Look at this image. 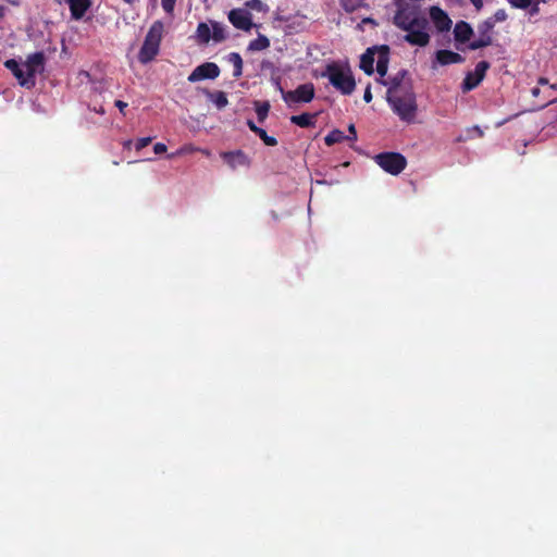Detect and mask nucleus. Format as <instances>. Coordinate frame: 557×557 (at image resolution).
I'll return each instance as SVG.
<instances>
[{
	"label": "nucleus",
	"instance_id": "1",
	"mask_svg": "<svg viewBox=\"0 0 557 557\" xmlns=\"http://www.w3.org/2000/svg\"><path fill=\"white\" fill-rule=\"evenodd\" d=\"M379 74L377 82L387 86V101L393 111L404 122L411 123L414 121L418 106L416 95L412 90L410 81L406 77L407 72H376Z\"/></svg>",
	"mask_w": 557,
	"mask_h": 557
},
{
	"label": "nucleus",
	"instance_id": "2",
	"mask_svg": "<svg viewBox=\"0 0 557 557\" xmlns=\"http://www.w3.org/2000/svg\"><path fill=\"white\" fill-rule=\"evenodd\" d=\"M277 89L280 90L284 102L289 109H295L301 103H309L313 100L315 88L312 83H305L297 86L294 90H284L278 78H273Z\"/></svg>",
	"mask_w": 557,
	"mask_h": 557
},
{
	"label": "nucleus",
	"instance_id": "3",
	"mask_svg": "<svg viewBox=\"0 0 557 557\" xmlns=\"http://www.w3.org/2000/svg\"><path fill=\"white\" fill-rule=\"evenodd\" d=\"M388 63V46H373L368 48L366 52L361 55L359 70H387Z\"/></svg>",
	"mask_w": 557,
	"mask_h": 557
},
{
	"label": "nucleus",
	"instance_id": "4",
	"mask_svg": "<svg viewBox=\"0 0 557 557\" xmlns=\"http://www.w3.org/2000/svg\"><path fill=\"white\" fill-rule=\"evenodd\" d=\"M425 17L416 5H400L394 15V24L403 29H411L425 23Z\"/></svg>",
	"mask_w": 557,
	"mask_h": 557
},
{
	"label": "nucleus",
	"instance_id": "5",
	"mask_svg": "<svg viewBox=\"0 0 557 557\" xmlns=\"http://www.w3.org/2000/svg\"><path fill=\"white\" fill-rule=\"evenodd\" d=\"M374 161L392 175H398L407 166L406 158L399 152H381L374 157Z\"/></svg>",
	"mask_w": 557,
	"mask_h": 557
},
{
	"label": "nucleus",
	"instance_id": "6",
	"mask_svg": "<svg viewBox=\"0 0 557 557\" xmlns=\"http://www.w3.org/2000/svg\"><path fill=\"white\" fill-rule=\"evenodd\" d=\"M322 76H327L330 83L343 95H350L356 87V81L352 72H321Z\"/></svg>",
	"mask_w": 557,
	"mask_h": 557
},
{
	"label": "nucleus",
	"instance_id": "7",
	"mask_svg": "<svg viewBox=\"0 0 557 557\" xmlns=\"http://www.w3.org/2000/svg\"><path fill=\"white\" fill-rule=\"evenodd\" d=\"M539 86H535L531 89V94L533 97L537 98L540 95L543 96L542 102L539 104V108H545L549 103L557 102V97L554 94L557 91V83L550 84L546 78H539Z\"/></svg>",
	"mask_w": 557,
	"mask_h": 557
},
{
	"label": "nucleus",
	"instance_id": "8",
	"mask_svg": "<svg viewBox=\"0 0 557 557\" xmlns=\"http://www.w3.org/2000/svg\"><path fill=\"white\" fill-rule=\"evenodd\" d=\"M492 21H483L478 25V36L469 42V48L471 50H478L484 47H487L492 44V32H493Z\"/></svg>",
	"mask_w": 557,
	"mask_h": 557
},
{
	"label": "nucleus",
	"instance_id": "9",
	"mask_svg": "<svg viewBox=\"0 0 557 557\" xmlns=\"http://www.w3.org/2000/svg\"><path fill=\"white\" fill-rule=\"evenodd\" d=\"M428 20L422 25L419 24L417 27H412L411 29H406L407 34L404 36V39L412 46L424 47L430 41V35L428 33Z\"/></svg>",
	"mask_w": 557,
	"mask_h": 557
},
{
	"label": "nucleus",
	"instance_id": "10",
	"mask_svg": "<svg viewBox=\"0 0 557 557\" xmlns=\"http://www.w3.org/2000/svg\"><path fill=\"white\" fill-rule=\"evenodd\" d=\"M228 21L240 30H249L252 27V18L246 9H233L228 12Z\"/></svg>",
	"mask_w": 557,
	"mask_h": 557
},
{
	"label": "nucleus",
	"instance_id": "11",
	"mask_svg": "<svg viewBox=\"0 0 557 557\" xmlns=\"http://www.w3.org/2000/svg\"><path fill=\"white\" fill-rule=\"evenodd\" d=\"M430 17L438 33L448 32L451 28V20L448 14L438 7H431Z\"/></svg>",
	"mask_w": 557,
	"mask_h": 557
},
{
	"label": "nucleus",
	"instance_id": "12",
	"mask_svg": "<svg viewBox=\"0 0 557 557\" xmlns=\"http://www.w3.org/2000/svg\"><path fill=\"white\" fill-rule=\"evenodd\" d=\"M102 74L103 72H78V77L82 83H89L92 90L102 92L108 85Z\"/></svg>",
	"mask_w": 557,
	"mask_h": 557
},
{
	"label": "nucleus",
	"instance_id": "13",
	"mask_svg": "<svg viewBox=\"0 0 557 557\" xmlns=\"http://www.w3.org/2000/svg\"><path fill=\"white\" fill-rule=\"evenodd\" d=\"M221 158L233 170L239 166H248L250 164L249 158L243 150L222 152Z\"/></svg>",
	"mask_w": 557,
	"mask_h": 557
},
{
	"label": "nucleus",
	"instance_id": "14",
	"mask_svg": "<svg viewBox=\"0 0 557 557\" xmlns=\"http://www.w3.org/2000/svg\"><path fill=\"white\" fill-rule=\"evenodd\" d=\"M70 8L71 17L79 21L91 7V0H65Z\"/></svg>",
	"mask_w": 557,
	"mask_h": 557
},
{
	"label": "nucleus",
	"instance_id": "15",
	"mask_svg": "<svg viewBox=\"0 0 557 557\" xmlns=\"http://www.w3.org/2000/svg\"><path fill=\"white\" fill-rule=\"evenodd\" d=\"M199 92L206 96V98L212 102L218 110H222L227 107L228 100L224 91H212L208 88H197Z\"/></svg>",
	"mask_w": 557,
	"mask_h": 557
},
{
	"label": "nucleus",
	"instance_id": "16",
	"mask_svg": "<svg viewBox=\"0 0 557 557\" xmlns=\"http://www.w3.org/2000/svg\"><path fill=\"white\" fill-rule=\"evenodd\" d=\"M473 36V29L468 22L459 21L454 27V37L457 42L466 44L471 42L470 39Z\"/></svg>",
	"mask_w": 557,
	"mask_h": 557
},
{
	"label": "nucleus",
	"instance_id": "17",
	"mask_svg": "<svg viewBox=\"0 0 557 557\" xmlns=\"http://www.w3.org/2000/svg\"><path fill=\"white\" fill-rule=\"evenodd\" d=\"M163 23L161 21H156L150 26L146 37L145 42L149 44L150 46H153L154 48H160V42L163 34Z\"/></svg>",
	"mask_w": 557,
	"mask_h": 557
},
{
	"label": "nucleus",
	"instance_id": "18",
	"mask_svg": "<svg viewBox=\"0 0 557 557\" xmlns=\"http://www.w3.org/2000/svg\"><path fill=\"white\" fill-rule=\"evenodd\" d=\"M462 61V57L450 50H438L436 52V64L445 66L456 64Z\"/></svg>",
	"mask_w": 557,
	"mask_h": 557
},
{
	"label": "nucleus",
	"instance_id": "19",
	"mask_svg": "<svg viewBox=\"0 0 557 557\" xmlns=\"http://www.w3.org/2000/svg\"><path fill=\"white\" fill-rule=\"evenodd\" d=\"M486 72H467L461 89L463 92H468L474 89L485 77Z\"/></svg>",
	"mask_w": 557,
	"mask_h": 557
},
{
	"label": "nucleus",
	"instance_id": "20",
	"mask_svg": "<svg viewBox=\"0 0 557 557\" xmlns=\"http://www.w3.org/2000/svg\"><path fill=\"white\" fill-rule=\"evenodd\" d=\"M318 113L305 112L299 115H292L290 122L301 128L314 127L317 123Z\"/></svg>",
	"mask_w": 557,
	"mask_h": 557
},
{
	"label": "nucleus",
	"instance_id": "21",
	"mask_svg": "<svg viewBox=\"0 0 557 557\" xmlns=\"http://www.w3.org/2000/svg\"><path fill=\"white\" fill-rule=\"evenodd\" d=\"M18 83L24 88L30 89L36 84L37 72H12Z\"/></svg>",
	"mask_w": 557,
	"mask_h": 557
},
{
	"label": "nucleus",
	"instance_id": "22",
	"mask_svg": "<svg viewBox=\"0 0 557 557\" xmlns=\"http://www.w3.org/2000/svg\"><path fill=\"white\" fill-rule=\"evenodd\" d=\"M211 25V40L214 42H222L227 37L226 26L216 21H210Z\"/></svg>",
	"mask_w": 557,
	"mask_h": 557
},
{
	"label": "nucleus",
	"instance_id": "23",
	"mask_svg": "<svg viewBox=\"0 0 557 557\" xmlns=\"http://www.w3.org/2000/svg\"><path fill=\"white\" fill-rule=\"evenodd\" d=\"M158 52L159 49L144 41L138 53V59L143 64H147L158 54Z\"/></svg>",
	"mask_w": 557,
	"mask_h": 557
},
{
	"label": "nucleus",
	"instance_id": "24",
	"mask_svg": "<svg viewBox=\"0 0 557 557\" xmlns=\"http://www.w3.org/2000/svg\"><path fill=\"white\" fill-rule=\"evenodd\" d=\"M196 38L200 44H208L211 40V25L210 23L201 22L196 29Z\"/></svg>",
	"mask_w": 557,
	"mask_h": 557
},
{
	"label": "nucleus",
	"instance_id": "25",
	"mask_svg": "<svg viewBox=\"0 0 557 557\" xmlns=\"http://www.w3.org/2000/svg\"><path fill=\"white\" fill-rule=\"evenodd\" d=\"M270 103L268 101H256L255 102V111L257 114V119L260 123H263L268 117L270 111Z\"/></svg>",
	"mask_w": 557,
	"mask_h": 557
},
{
	"label": "nucleus",
	"instance_id": "26",
	"mask_svg": "<svg viewBox=\"0 0 557 557\" xmlns=\"http://www.w3.org/2000/svg\"><path fill=\"white\" fill-rule=\"evenodd\" d=\"M269 46H270L269 39L263 35H259L256 39H253L249 42L248 50L261 51V50L267 49Z\"/></svg>",
	"mask_w": 557,
	"mask_h": 557
},
{
	"label": "nucleus",
	"instance_id": "27",
	"mask_svg": "<svg viewBox=\"0 0 557 557\" xmlns=\"http://www.w3.org/2000/svg\"><path fill=\"white\" fill-rule=\"evenodd\" d=\"M344 140H347L346 135L344 134V132L339 129L331 131L324 138V143L326 146H332Z\"/></svg>",
	"mask_w": 557,
	"mask_h": 557
},
{
	"label": "nucleus",
	"instance_id": "28",
	"mask_svg": "<svg viewBox=\"0 0 557 557\" xmlns=\"http://www.w3.org/2000/svg\"><path fill=\"white\" fill-rule=\"evenodd\" d=\"M220 72H190V75L187 77L188 82L195 83L202 79H215L219 76Z\"/></svg>",
	"mask_w": 557,
	"mask_h": 557
},
{
	"label": "nucleus",
	"instance_id": "29",
	"mask_svg": "<svg viewBox=\"0 0 557 557\" xmlns=\"http://www.w3.org/2000/svg\"><path fill=\"white\" fill-rule=\"evenodd\" d=\"M228 64H231L234 70H242L243 67V59L237 52H230L224 57Z\"/></svg>",
	"mask_w": 557,
	"mask_h": 557
},
{
	"label": "nucleus",
	"instance_id": "30",
	"mask_svg": "<svg viewBox=\"0 0 557 557\" xmlns=\"http://www.w3.org/2000/svg\"><path fill=\"white\" fill-rule=\"evenodd\" d=\"M246 8L257 11V12H268L269 7L263 3L261 0H249L245 3Z\"/></svg>",
	"mask_w": 557,
	"mask_h": 557
},
{
	"label": "nucleus",
	"instance_id": "31",
	"mask_svg": "<svg viewBox=\"0 0 557 557\" xmlns=\"http://www.w3.org/2000/svg\"><path fill=\"white\" fill-rule=\"evenodd\" d=\"M256 135L263 141L265 146L274 147L277 145L276 138L268 135L263 128L259 129Z\"/></svg>",
	"mask_w": 557,
	"mask_h": 557
},
{
	"label": "nucleus",
	"instance_id": "32",
	"mask_svg": "<svg viewBox=\"0 0 557 557\" xmlns=\"http://www.w3.org/2000/svg\"><path fill=\"white\" fill-rule=\"evenodd\" d=\"M507 18V13L504 9L497 10L493 16L486 18V21H492L493 27L497 22H504Z\"/></svg>",
	"mask_w": 557,
	"mask_h": 557
},
{
	"label": "nucleus",
	"instance_id": "33",
	"mask_svg": "<svg viewBox=\"0 0 557 557\" xmlns=\"http://www.w3.org/2000/svg\"><path fill=\"white\" fill-rule=\"evenodd\" d=\"M507 1L510 3V5L512 8L522 9V10L528 9L533 2V0H507Z\"/></svg>",
	"mask_w": 557,
	"mask_h": 557
},
{
	"label": "nucleus",
	"instance_id": "34",
	"mask_svg": "<svg viewBox=\"0 0 557 557\" xmlns=\"http://www.w3.org/2000/svg\"><path fill=\"white\" fill-rule=\"evenodd\" d=\"M467 134L469 139L481 138L484 135L483 131L478 125L468 128Z\"/></svg>",
	"mask_w": 557,
	"mask_h": 557
},
{
	"label": "nucleus",
	"instance_id": "35",
	"mask_svg": "<svg viewBox=\"0 0 557 557\" xmlns=\"http://www.w3.org/2000/svg\"><path fill=\"white\" fill-rule=\"evenodd\" d=\"M176 0H161L162 9L168 13L172 14L174 11Z\"/></svg>",
	"mask_w": 557,
	"mask_h": 557
},
{
	"label": "nucleus",
	"instance_id": "36",
	"mask_svg": "<svg viewBox=\"0 0 557 557\" xmlns=\"http://www.w3.org/2000/svg\"><path fill=\"white\" fill-rule=\"evenodd\" d=\"M152 138L151 137H143V138H139L136 144H135V148L137 151L144 149L145 147H147L150 143H151Z\"/></svg>",
	"mask_w": 557,
	"mask_h": 557
},
{
	"label": "nucleus",
	"instance_id": "37",
	"mask_svg": "<svg viewBox=\"0 0 557 557\" xmlns=\"http://www.w3.org/2000/svg\"><path fill=\"white\" fill-rule=\"evenodd\" d=\"M29 61L35 65H42L44 54L41 52H36L29 57Z\"/></svg>",
	"mask_w": 557,
	"mask_h": 557
},
{
	"label": "nucleus",
	"instance_id": "38",
	"mask_svg": "<svg viewBox=\"0 0 557 557\" xmlns=\"http://www.w3.org/2000/svg\"><path fill=\"white\" fill-rule=\"evenodd\" d=\"M349 135H346L347 140L349 141H356L357 140V132L354 124H350L348 126Z\"/></svg>",
	"mask_w": 557,
	"mask_h": 557
},
{
	"label": "nucleus",
	"instance_id": "39",
	"mask_svg": "<svg viewBox=\"0 0 557 557\" xmlns=\"http://www.w3.org/2000/svg\"><path fill=\"white\" fill-rule=\"evenodd\" d=\"M195 70H219V66L215 63L207 62L198 65Z\"/></svg>",
	"mask_w": 557,
	"mask_h": 557
},
{
	"label": "nucleus",
	"instance_id": "40",
	"mask_svg": "<svg viewBox=\"0 0 557 557\" xmlns=\"http://www.w3.org/2000/svg\"><path fill=\"white\" fill-rule=\"evenodd\" d=\"M4 66L8 69V70H20L18 69V63L15 59H9L4 62Z\"/></svg>",
	"mask_w": 557,
	"mask_h": 557
},
{
	"label": "nucleus",
	"instance_id": "41",
	"mask_svg": "<svg viewBox=\"0 0 557 557\" xmlns=\"http://www.w3.org/2000/svg\"><path fill=\"white\" fill-rule=\"evenodd\" d=\"M529 9V14L530 16H535L539 14L540 12V8H539V1L533 3L528 8Z\"/></svg>",
	"mask_w": 557,
	"mask_h": 557
},
{
	"label": "nucleus",
	"instance_id": "42",
	"mask_svg": "<svg viewBox=\"0 0 557 557\" xmlns=\"http://www.w3.org/2000/svg\"><path fill=\"white\" fill-rule=\"evenodd\" d=\"M153 151L156 154H161L163 152L166 151V146L162 143H157L154 146H153Z\"/></svg>",
	"mask_w": 557,
	"mask_h": 557
},
{
	"label": "nucleus",
	"instance_id": "43",
	"mask_svg": "<svg viewBox=\"0 0 557 557\" xmlns=\"http://www.w3.org/2000/svg\"><path fill=\"white\" fill-rule=\"evenodd\" d=\"M115 107L120 110V112L125 115V108L127 107V103L122 100H115L114 102Z\"/></svg>",
	"mask_w": 557,
	"mask_h": 557
},
{
	"label": "nucleus",
	"instance_id": "44",
	"mask_svg": "<svg viewBox=\"0 0 557 557\" xmlns=\"http://www.w3.org/2000/svg\"><path fill=\"white\" fill-rule=\"evenodd\" d=\"M247 126H248V127H249V129H250L252 133H255V134H257V133H258V131H259V129H261V127L257 126V125L253 123V121H251V120H248V121H247Z\"/></svg>",
	"mask_w": 557,
	"mask_h": 557
},
{
	"label": "nucleus",
	"instance_id": "45",
	"mask_svg": "<svg viewBox=\"0 0 557 557\" xmlns=\"http://www.w3.org/2000/svg\"><path fill=\"white\" fill-rule=\"evenodd\" d=\"M363 100L366 102H370L372 100V94H371V89H370V86H368L364 90V94H363Z\"/></svg>",
	"mask_w": 557,
	"mask_h": 557
},
{
	"label": "nucleus",
	"instance_id": "46",
	"mask_svg": "<svg viewBox=\"0 0 557 557\" xmlns=\"http://www.w3.org/2000/svg\"><path fill=\"white\" fill-rule=\"evenodd\" d=\"M186 151H201L205 156L209 157L210 156V151L208 149H199V148H194V147H189V148H185Z\"/></svg>",
	"mask_w": 557,
	"mask_h": 557
},
{
	"label": "nucleus",
	"instance_id": "47",
	"mask_svg": "<svg viewBox=\"0 0 557 557\" xmlns=\"http://www.w3.org/2000/svg\"><path fill=\"white\" fill-rule=\"evenodd\" d=\"M490 66L488 62L486 61H480L476 65H475V69L474 70H487Z\"/></svg>",
	"mask_w": 557,
	"mask_h": 557
},
{
	"label": "nucleus",
	"instance_id": "48",
	"mask_svg": "<svg viewBox=\"0 0 557 557\" xmlns=\"http://www.w3.org/2000/svg\"><path fill=\"white\" fill-rule=\"evenodd\" d=\"M470 1L475 7V9L478 11L482 9V7H483V1L482 0H470Z\"/></svg>",
	"mask_w": 557,
	"mask_h": 557
},
{
	"label": "nucleus",
	"instance_id": "49",
	"mask_svg": "<svg viewBox=\"0 0 557 557\" xmlns=\"http://www.w3.org/2000/svg\"><path fill=\"white\" fill-rule=\"evenodd\" d=\"M324 70L331 71V70H342V69L338 67L335 63H329L325 65Z\"/></svg>",
	"mask_w": 557,
	"mask_h": 557
},
{
	"label": "nucleus",
	"instance_id": "50",
	"mask_svg": "<svg viewBox=\"0 0 557 557\" xmlns=\"http://www.w3.org/2000/svg\"><path fill=\"white\" fill-rule=\"evenodd\" d=\"M94 111L103 115L106 113V110L102 106H100L99 108H94Z\"/></svg>",
	"mask_w": 557,
	"mask_h": 557
},
{
	"label": "nucleus",
	"instance_id": "51",
	"mask_svg": "<svg viewBox=\"0 0 557 557\" xmlns=\"http://www.w3.org/2000/svg\"><path fill=\"white\" fill-rule=\"evenodd\" d=\"M132 144H133V143H132V140H126V141L124 143V148H126V149H131Z\"/></svg>",
	"mask_w": 557,
	"mask_h": 557
},
{
	"label": "nucleus",
	"instance_id": "52",
	"mask_svg": "<svg viewBox=\"0 0 557 557\" xmlns=\"http://www.w3.org/2000/svg\"><path fill=\"white\" fill-rule=\"evenodd\" d=\"M123 1H124L125 3H127V4H131V5H132V4L136 3V2H138L139 0H123Z\"/></svg>",
	"mask_w": 557,
	"mask_h": 557
},
{
	"label": "nucleus",
	"instance_id": "53",
	"mask_svg": "<svg viewBox=\"0 0 557 557\" xmlns=\"http://www.w3.org/2000/svg\"><path fill=\"white\" fill-rule=\"evenodd\" d=\"M261 70H271V69L268 66V64H267V63H263V64H262V69H261Z\"/></svg>",
	"mask_w": 557,
	"mask_h": 557
},
{
	"label": "nucleus",
	"instance_id": "54",
	"mask_svg": "<svg viewBox=\"0 0 557 557\" xmlns=\"http://www.w3.org/2000/svg\"><path fill=\"white\" fill-rule=\"evenodd\" d=\"M242 73H243V72L236 71V72H234V76H235V77H239V76L242 75Z\"/></svg>",
	"mask_w": 557,
	"mask_h": 557
},
{
	"label": "nucleus",
	"instance_id": "55",
	"mask_svg": "<svg viewBox=\"0 0 557 557\" xmlns=\"http://www.w3.org/2000/svg\"><path fill=\"white\" fill-rule=\"evenodd\" d=\"M368 75H372L374 72L372 71H369V72H366Z\"/></svg>",
	"mask_w": 557,
	"mask_h": 557
},
{
	"label": "nucleus",
	"instance_id": "56",
	"mask_svg": "<svg viewBox=\"0 0 557 557\" xmlns=\"http://www.w3.org/2000/svg\"><path fill=\"white\" fill-rule=\"evenodd\" d=\"M59 3H61L62 1L61 0H57Z\"/></svg>",
	"mask_w": 557,
	"mask_h": 557
}]
</instances>
